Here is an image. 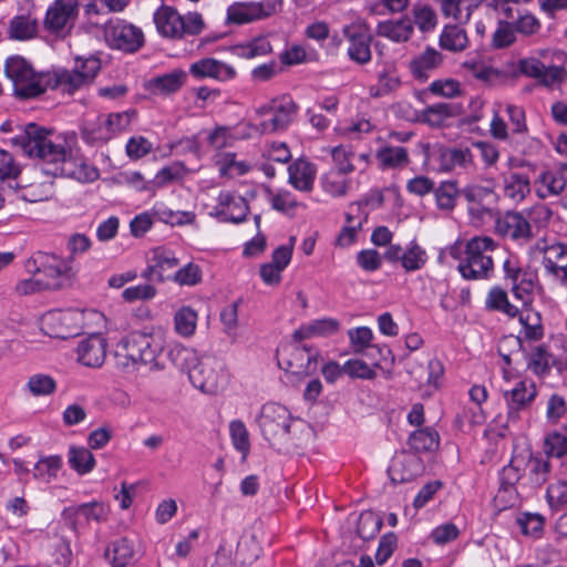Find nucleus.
Segmentation results:
<instances>
[{"label": "nucleus", "instance_id": "1a4fd4ad", "mask_svg": "<svg viewBox=\"0 0 567 567\" xmlns=\"http://www.w3.org/2000/svg\"><path fill=\"white\" fill-rule=\"evenodd\" d=\"M282 8V0H260L235 2L227 8L226 20L228 23L247 24L268 19Z\"/></svg>", "mask_w": 567, "mask_h": 567}, {"label": "nucleus", "instance_id": "393cba45", "mask_svg": "<svg viewBox=\"0 0 567 567\" xmlns=\"http://www.w3.org/2000/svg\"><path fill=\"white\" fill-rule=\"evenodd\" d=\"M443 54L432 47L415 55L409 63V70L413 78L419 81H426L430 74L441 66Z\"/></svg>", "mask_w": 567, "mask_h": 567}, {"label": "nucleus", "instance_id": "e2e57ef3", "mask_svg": "<svg viewBox=\"0 0 567 567\" xmlns=\"http://www.w3.org/2000/svg\"><path fill=\"white\" fill-rule=\"evenodd\" d=\"M27 389L34 396L49 395L55 391L56 383L52 377L39 373L29 378Z\"/></svg>", "mask_w": 567, "mask_h": 567}, {"label": "nucleus", "instance_id": "a211bd4d", "mask_svg": "<svg viewBox=\"0 0 567 567\" xmlns=\"http://www.w3.org/2000/svg\"><path fill=\"white\" fill-rule=\"evenodd\" d=\"M189 74L195 79H213L226 82L235 79L236 70L230 64L215 58H202L189 65Z\"/></svg>", "mask_w": 567, "mask_h": 567}, {"label": "nucleus", "instance_id": "6ab92c4d", "mask_svg": "<svg viewBox=\"0 0 567 567\" xmlns=\"http://www.w3.org/2000/svg\"><path fill=\"white\" fill-rule=\"evenodd\" d=\"M519 455L523 456V472L527 484L533 488L543 486L551 471L549 458L540 453L533 454L530 451L520 452Z\"/></svg>", "mask_w": 567, "mask_h": 567}, {"label": "nucleus", "instance_id": "423d86ee", "mask_svg": "<svg viewBox=\"0 0 567 567\" xmlns=\"http://www.w3.org/2000/svg\"><path fill=\"white\" fill-rule=\"evenodd\" d=\"M291 421L290 412L278 403L264 404L258 417L262 436L279 452H287L291 445Z\"/></svg>", "mask_w": 567, "mask_h": 567}, {"label": "nucleus", "instance_id": "9d476101", "mask_svg": "<svg viewBox=\"0 0 567 567\" xmlns=\"http://www.w3.org/2000/svg\"><path fill=\"white\" fill-rule=\"evenodd\" d=\"M79 17V0H54L47 9L43 25L58 37L66 35Z\"/></svg>", "mask_w": 567, "mask_h": 567}, {"label": "nucleus", "instance_id": "5fc2aeb1", "mask_svg": "<svg viewBox=\"0 0 567 567\" xmlns=\"http://www.w3.org/2000/svg\"><path fill=\"white\" fill-rule=\"evenodd\" d=\"M106 126L109 125L111 137L113 138L115 135L121 132L127 130L132 123V121L136 117V111L134 109H127L124 111L111 112L105 114Z\"/></svg>", "mask_w": 567, "mask_h": 567}, {"label": "nucleus", "instance_id": "4d7b16f0", "mask_svg": "<svg viewBox=\"0 0 567 567\" xmlns=\"http://www.w3.org/2000/svg\"><path fill=\"white\" fill-rule=\"evenodd\" d=\"M412 13L414 23L422 32L432 31L436 27V13L429 4L415 3Z\"/></svg>", "mask_w": 567, "mask_h": 567}, {"label": "nucleus", "instance_id": "bb28decb", "mask_svg": "<svg viewBox=\"0 0 567 567\" xmlns=\"http://www.w3.org/2000/svg\"><path fill=\"white\" fill-rule=\"evenodd\" d=\"M484 0H435L444 18L453 19L458 24H466L473 12Z\"/></svg>", "mask_w": 567, "mask_h": 567}, {"label": "nucleus", "instance_id": "39448f33", "mask_svg": "<svg viewBox=\"0 0 567 567\" xmlns=\"http://www.w3.org/2000/svg\"><path fill=\"white\" fill-rule=\"evenodd\" d=\"M158 34L166 39L181 40L187 35H198L205 29L203 16L188 12L182 16L175 8L163 4L153 14Z\"/></svg>", "mask_w": 567, "mask_h": 567}, {"label": "nucleus", "instance_id": "3c124183", "mask_svg": "<svg viewBox=\"0 0 567 567\" xmlns=\"http://www.w3.org/2000/svg\"><path fill=\"white\" fill-rule=\"evenodd\" d=\"M434 196L436 206L442 210H453L456 205L457 196L461 190L454 181H445L440 184L437 188L434 187Z\"/></svg>", "mask_w": 567, "mask_h": 567}, {"label": "nucleus", "instance_id": "052dcab7", "mask_svg": "<svg viewBox=\"0 0 567 567\" xmlns=\"http://www.w3.org/2000/svg\"><path fill=\"white\" fill-rule=\"evenodd\" d=\"M441 157L446 171H451L456 166L466 167L473 159L468 148H447L442 153Z\"/></svg>", "mask_w": 567, "mask_h": 567}, {"label": "nucleus", "instance_id": "69168bd1", "mask_svg": "<svg viewBox=\"0 0 567 567\" xmlns=\"http://www.w3.org/2000/svg\"><path fill=\"white\" fill-rule=\"evenodd\" d=\"M266 192L271 207L277 212L288 214L298 206L295 196L288 190L274 193L270 188H267Z\"/></svg>", "mask_w": 567, "mask_h": 567}, {"label": "nucleus", "instance_id": "0e129e2a", "mask_svg": "<svg viewBox=\"0 0 567 567\" xmlns=\"http://www.w3.org/2000/svg\"><path fill=\"white\" fill-rule=\"evenodd\" d=\"M187 172L188 171L183 163L175 162L172 165L163 167L156 173L154 184L157 187H163L167 184H171L175 181L183 178Z\"/></svg>", "mask_w": 567, "mask_h": 567}, {"label": "nucleus", "instance_id": "338daca9", "mask_svg": "<svg viewBox=\"0 0 567 567\" xmlns=\"http://www.w3.org/2000/svg\"><path fill=\"white\" fill-rule=\"evenodd\" d=\"M72 70L79 73V75L91 84L101 70V61L99 58L93 55L87 58H76Z\"/></svg>", "mask_w": 567, "mask_h": 567}, {"label": "nucleus", "instance_id": "4c0bfd02", "mask_svg": "<svg viewBox=\"0 0 567 567\" xmlns=\"http://www.w3.org/2000/svg\"><path fill=\"white\" fill-rule=\"evenodd\" d=\"M349 174L330 171L322 177V188L333 197H343L354 190L358 182L348 177Z\"/></svg>", "mask_w": 567, "mask_h": 567}, {"label": "nucleus", "instance_id": "603ef678", "mask_svg": "<svg viewBox=\"0 0 567 567\" xmlns=\"http://www.w3.org/2000/svg\"><path fill=\"white\" fill-rule=\"evenodd\" d=\"M544 452L548 458L565 456L567 454V429L548 433L544 441Z\"/></svg>", "mask_w": 567, "mask_h": 567}, {"label": "nucleus", "instance_id": "c756f323", "mask_svg": "<svg viewBox=\"0 0 567 567\" xmlns=\"http://www.w3.org/2000/svg\"><path fill=\"white\" fill-rule=\"evenodd\" d=\"M494 188L495 186L493 181H487L485 184L473 183L466 185L463 189H461V195L470 204L480 205V214L489 213L491 209L487 206L493 204L496 199Z\"/></svg>", "mask_w": 567, "mask_h": 567}, {"label": "nucleus", "instance_id": "f03ea898", "mask_svg": "<svg viewBox=\"0 0 567 567\" xmlns=\"http://www.w3.org/2000/svg\"><path fill=\"white\" fill-rule=\"evenodd\" d=\"M163 351L164 342L159 337L132 332L117 343L116 365L126 372L136 370L140 364L161 371L166 367Z\"/></svg>", "mask_w": 567, "mask_h": 567}, {"label": "nucleus", "instance_id": "b1692460", "mask_svg": "<svg viewBox=\"0 0 567 567\" xmlns=\"http://www.w3.org/2000/svg\"><path fill=\"white\" fill-rule=\"evenodd\" d=\"M90 85L74 70L61 69L54 72H47L45 91L48 89L59 90L63 94L72 95L76 91Z\"/></svg>", "mask_w": 567, "mask_h": 567}, {"label": "nucleus", "instance_id": "7c9ffc66", "mask_svg": "<svg viewBox=\"0 0 567 567\" xmlns=\"http://www.w3.org/2000/svg\"><path fill=\"white\" fill-rule=\"evenodd\" d=\"M214 164L220 177L235 178L250 172L251 165L245 159H238L234 152H217Z\"/></svg>", "mask_w": 567, "mask_h": 567}, {"label": "nucleus", "instance_id": "dca6fc26", "mask_svg": "<svg viewBox=\"0 0 567 567\" xmlns=\"http://www.w3.org/2000/svg\"><path fill=\"white\" fill-rule=\"evenodd\" d=\"M384 257L390 262H400L406 272L422 269L427 261L425 249L415 241H411L404 249L399 245H390Z\"/></svg>", "mask_w": 567, "mask_h": 567}, {"label": "nucleus", "instance_id": "ddd939ff", "mask_svg": "<svg viewBox=\"0 0 567 567\" xmlns=\"http://www.w3.org/2000/svg\"><path fill=\"white\" fill-rule=\"evenodd\" d=\"M109 507L102 502H91L80 505L69 506L63 509L62 517L74 533H79L82 527L81 518L83 517L85 523L96 522L102 523L107 519Z\"/></svg>", "mask_w": 567, "mask_h": 567}, {"label": "nucleus", "instance_id": "5701e85b", "mask_svg": "<svg viewBox=\"0 0 567 567\" xmlns=\"http://www.w3.org/2000/svg\"><path fill=\"white\" fill-rule=\"evenodd\" d=\"M37 32V8L30 3L27 9H21V12L10 20L8 34L11 39L24 41L34 38Z\"/></svg>", "mask_w": 567, "mask_h": 567}, {"label": "nucleus", "instance_id": "f704fd0d", "mask_svg": "<svg viewBox=\"0 0 567 567\" xmlns=\"http://www.w3.org/2000/svg\"><path fill=\"white\" fill-rule=\"evenodd\" d=\"M527 369L535 375H547L553 367H557L558 362L548 351L545 344L534 347L526 354Z\"/></svg>", "mask_w": 567, "mask_h": 567}, {"label": "nucleus", "instance_id": "13d9d810", "mask_svg": "<svg viewBox=\"0 0 567 567\" xmlns=\"http://www.w3.org/2000/svg\"><path fill=\"white\" fill-rule=\"evenodd\" d=\"M229 433L234 447L246 458L250 451L249 434L246 425L240 420H234L229 424Z\"/></svg>", "mask_w": 567, "mask_h": 567}, {"label": "nucleus", "instance_id": "4be33fe9", "mask_svg": "<svg viewBox=\"0 0 567 567\" xmlns=\"http://www.w3.org/2000/svg\"><path fill=\"white\" fill-rule=\"evenodd\" d=\"M497 234L515 240H528L532 237V226L523 214L517 212H507L495 221Z\"/></svg>", "mask_w": 567, "mask_h": 567}, {"label": "nucleus", "instance_id": "f257e3e1", "mask_svg": "<svg viewBox=\"0 0 567 567\" xmlns=\"http://www.w3.org/2000/svg\"><path fill=\"white\" fill-rule=\"evenodd\" d=\"M13 144L31 158L40 162V169L53 177H68L80 183H92L100 176L99 169L78 152L66 147L65 141H53L51 133L35 124H29Z\"/></svg>", "mask_w": 567, "mask_h": 567}, {"label": "nucleus", "instance_id": "6e6552de", "mask_svg": "<svg viewBox=\"0 0 567 567\" xmlns=\"http://www.w3.org/2000/svg\"><path fill=\"white\" fill-rule=\"evenodd\" d=\"M106 44L114 50L124 53H135L144 47L145 37L143 30L123 19H111L104 27Z\"/></svg>", "mask_w": 567, "mask_h": 567}, {"label": "nucleus", "instance_id": "2f4dec72", "mask_svg": "<svg viewBox=\"0 0 567 567\" xmlns=\"http://www.w3.org/2000/svg\"><path fill=\"white\" fill-rule=\"evenodd\" d=\"M413 31V21L408 17L382 21L377 27L378 35L398 43L408 41L412 37Z\"/></svg>", "mask_w": 567, "mask_h": 567}, {"label": "nucleus", "instance_id": "cd10ccee", "mask_svg": "<svg viewBox=\"0 0 567 567\" xmlns=\"http://www.w3.org/2000/svg\"><path fill=\"white\" fill-rule=\"evenodd\" d=\"M550 59L559 64L545 65L538 82L546 87H559L567 81V53L556 49L550 52Z\"/></svg>", "mask_w": 567, "mask_h": 567}, {"label": "nucleus", "instance_id": "ea45409f", "mask_svg": "<svg viewBox=\"0 0 567 567\" xmlns=\"http://www.w3.org/2000/svg\"><path fill=\"white\" fill-rule=\"evenodd\" d=\"M375 157L382 169H396L410 163L409 152L403 146L385 145L377 151Z\"/></svg>", "mask_w": 567, "mask_h": 567}, {"label": "nucleus", "instance_id": "bf43d9fd", "mask_svg": "<svg viewBox=\"0 0 567 567\" xmlns=\"http://www.w3.org/2000/svg\"><path fill=\"white\" fill-rule=\"evenodd\" d=\"M463 66L471 71L476 79L486 83L494 84L503 78V73L497 69L473 60H466Z\"/></svg>", "mask_w": 567, "mask_h": 567}, {"label": "nucleus", "instance_id": "680f3d73", "mask_svg": "<svg viewBox=\"0 0 567 567\" xmlns=\"http://www.w3.org/2000/svg\"><path fill=\"white\" fill-rule=\"evenodd\" d=\"M546 501L553 511L567 508V482L559 481L548 485Z\"/></svg>", "mask_w": 567, "mask_h": 567}, {"label": "nucleus", "instance_id": "864d4df0", "mask_svg": "<svg viewBox=\"0 0 567 567\" xmlns=\"http://www.w3.org/2000/svg\"><path fill=\"white\" fill-rule=\"evenodd\" d=\"M330 155L334 165L332 171L347 174H351L354 171L353 158L355 155L351 146L338 145L331 147Z\"/></svg>", "mask_w": 567, "mask_h": 567}, {"label": "nucleus", "instance_id": "2eb2a0df", "mask_svg": "<svg viewBox=\"0 0 567 567\" xmlns=\"http://www.w3.org/2000/svg\"><path fill=\"white\" fill-rule=\"evenodd\" d=\"M424 471L422 458L412 452H401L394 455L388 470L393 484L411 482Z\"/></svg>", "mask_w": 567, "mask_h": 567}, {"label": "nucleus", "instance_id": "4468645a", "mask_svg": "<svg viewBox=\"0 0 567 567\" xmlns=\"http://www.w3.org/2000/svg\"><path fill=\"white\" fill-rule=\"evenodd\" d=\"M537 249L543 255L542 265L546 274L557 282H567V244H537Z\"/></svg>", "mask_w": 567, "mask_h": 567}, {"label": "nucleus", "instance_id": "20e7f679", "mask_svg": "<svg viewBox=\"0 0 567 567\" xmlns=\"http://www.w3.org/2000/svg\"><path fill=\"white\" fill-rule=\"evenodd\" d=\"M4 74L12 82L13 95L21 101L45 93L47 72L37 73L21 55H11L6 60Z\"/></svg>", "mask_w": 567, "mask_h": 567}, {"label": "nucleus", "instance_id": "79ce46f5", "mask_svg": "<svg viewBox=\"0 0 567 567\" xmlns=\"http://www.w3.org/2000/svg\"><path fill=\"white\" fill-rule=\"evenodd\" d=\"M165 357L174 367L182 371H187L189 374L192 365L196 363L199 355L192 348L174 343L168 346Z\"/></svg>", "mask_w": 567, "mask_h": 567}, {"label": "nucleus", "instance_id": "de8ad7c7", "mask_svg": "<svg viewBox=\"0 0 567 567\" xmlns=\"http://www.w3.org/2000/svg\"><path fill=\"white\" fill-rule=\"evenodd\" d=\"M272 50L269 40L266 37H257L245 43H239L233 48L235 55L241 59H255L270 53Z\"/></svg>", "mask_w": 567, "mask_h": 567}, {"label": "nucleus", "instance_id": "0eeeda50", "mask_svg": "<svg viewBox=\"0 0 567 567\" xmlns=\"http://www.w3.org/2000/svg\"><path fill=\"white\" fill-rule=\"evenodd\" d=\"M188 378L192 384L202 392L217 394L226 389L229 374L223 359L203 354L192 365Z\"/></svg>", "mask_w": 567, "mask_h": 567}, {"label": "nucleus", "instance_id": "774afa93", "mask_svg": "<svg viewBox=\"0 0 567 567\" xmlns=\"http://www.w3.org/2000/svg\"><path fill=\"white\" fill-rule=\"evenodd\" d=\"M62 466V458L58 455L40 460L34 466V477L50 481L55 477Z\"/></svg>", "mask_w": 567, "mask_h": 567}, {"label": "nucleus", "instance_id": "49530a36", "mask_svg": "<svg viewBox=\"0 0 567 567\" xmlns=\"http://www.w3.org/2000/svg\"><path fill=\"white\" fill-rule=\"evenodd\" d=\"M485 307L488 310L498 311L512 318L518 315V308L509 302L507 292L498 286L493 287L488 291Z\"/></svg>", "mask_w": 567, "mask_h": 567}, {"label": "nucleus", "instance_id": "c9c22d12", "mask_svg": "<svg viewBox=\"0 0 567 567\" xmlns=\"http://www.w3.org/2000/svg\"><path fill=\"white\" fill-rule=\"evenodd\" d=\"M509 408V415L526 408L536 396V388L533 382L519 381L512 390L504 392Z\"/></svg>", "mask_w": 567, "mask_h": 567}, {"label": "nucleus", "instance_id": "8fccbe9b", "mask_svg": "<svg viewBox=\"0 0 567 567\" xmlns=\"http://www.w3.org/2000/svg\"><path fill=\"white\" fill-rule=\"evenodd\" d=\"M409 445L416 454L434 451L439 446V434L431 427L416 430L410 435Z\"/></svg>", "mask_w": 567, "mask_h": 567}, {"label": "nucleus", "instance_id": "58836bf2", "mask_svg": "<svg viewBox=\"0 0 567 567\" xmlns=\"http://www.w3.org/2000/svg\"><path fill=\"white\" fill-rule=\"evenodd\" d=\"M462 24H446L439 38V44L443 50L462 52L468 47V37Z\"/></svg>", "mask_w": 567, "mask_h": 567}, {"label": "nucleus", "instance_id": "a19ab883", "mask_svg": "<svg viewBox=\"0 0 567 567\" xmlns=\"http://www.w3.org/2000/svg\"><path fill=\"white\" fill-rule=\"evenodd\" d=\"M106 115L100 114L94 120H86L82 127V138L91 145L103 144L112 137L109 125L106 126Z\"/></svg>", "mask_w": 567, "mask_h": 567}, {"label": "nucleus", "instance_id": "473e14b6", "mask_svg": "<svg viewBox=\"0 0 567 567\" xmlns=\"http://www.w3.org/2000/svg\"><path fill=\"white\" fill-rule=\"evenodd\" d=\"M536 194L539 198L556 197L563 194L567 187V179L561 172H543L535 182Z\"/></svg>", "mask_w": 567, "mask_h": 567}, {"label": "nucleus", "instance_id": "e433bc0d", "mask_svg": "<svg viewBox=\"0 0 567 567\" xmlns=\"http://www.w3.org/2000/svg\"><path fill=\"white\" fill-rule=\"evenodd\" d=\"M187 73L183 70H173L169 73L151 79L147 90L153 94H169L178 91L185 83Z\"/></svg>", "mask_w": 567, "mask_h": 567}, {"label": "nucleus", "instance_id": "f8f14e48", "mask_svg": "<svg viewBox=\"0 0 567 567\" xmlns=\"http://www.w3.org/2000/svg\"><path fill=\"white\" fill-rule=\"evenodd\" d=\"M27 269L41 277L43 284H50V286H45V289L51 290L62 287L61 278L68 272L69 266L54 255L40 252L28 261Z\"/></svg>", "mask_w": 567, "mask_h": 567}, {"label": "nucleus", "instance_id": "c85d7f7f", "mask_svg": "<svg viewBox=\"0 0 567 567\" xmlns=\"http://www.w3.org/2000/svg\"><path fill=\"white\" fill-rule=\"evenodd\" d=\"M289 184L300 192H311L317 169L306 159H297L288 167Z\"/></svg>", "mask_w": 567, "mask_h": 567}, {"label": "nucleus", "instance_id": "f3484780", "mask_svg": "<svg viewBox=\"0 0 567 567\" xmlns=\"http://www.w3.org/2000/svg\"><path fill=\"white\" fill-rule=\"evenodd\" d=\"M248 209V204L243 196L231 192H221L213 215L221 221L238 224L246 218Z\"/></svg>", "mask_w": 567, "mask_h": 567}, {"label": "nucleus", "instance_id": "72a5a7b5", "mask_svg": "<svg viewBox=\"0 0 567 567\" xmlns=\"http://www.w3.org/2000/svg\"><path fill=\"white\" fill-rule=\"evenodd\" d=\"M135 556L134 540L120 537L113 540L105 550V557L112 567H126Z\"/></svg>", "mask_w": 567, "mask_h": 567}, {"label": "nucleus", "instance_id": "09e8293b", "mask_svg": "<svg viewBox=\"0 0 567 567\" xmlns=\"http://www.w3.org/2000/svg\"><path fill=\"white\" fill-rule=\"evenodd\" d=\"M197 312L189 306H183L174 315V330L183 338H190L197 327Z\"/></svg>", "mask_w": 567, "mask_h": 567}, {"label": "nucleus", "instance_id": "7ed1b4c3", "mask_svg": "<svg viewBox=\"0 0 567 567\" xmlns=\"http://www.w3.org/2000/svg\"><path fill=\"white\" fill-rule=\"evenodd\" d=\"M497 244L487 236L471 238L465 245V257L460 261L457 270L466 280H487L493 276V252Z\"/></svg>", "mask_w": 567, "mask_h": 567}, {"label": "nucleus", "instance_id": "c03bdc74", "mask_svg": "<svg viewBox=\"0 0 567 567\" xmlns=\"http://www.w3.org/2000/svg\"><path fill=\"white\" fill-rule=\"evenodd\" d=\"M68 462L79 475H85L95 467V458L92 452L84 446H70Z\"/></svg>", "mask_w": 567, "mask_h": 567}, {"label": "nucleus", "instance_id": "412c9836", "mask_svg": "<svg viewBox=\"0 0 567 567\" xmlns=\"http://www.w3.org/2000/svg\"><path fill=\"white\" fill-rule=\"evenodd\" d=\"M76 353L83 365L100 368L106 357V340L102 334L93 333L79 342Z\"/></svg>", "mask_w": 567, "mask_h": 567}, {"label": "nucleus", "instance_id": "a878e982", "mask_svg": "<svg viewBox=\"0 0 567 567\" xmlns=\"http://www.w3.org/2000/svg\"><path fill=\"white\" fill-rule=\"evenodd\" d=\"M519 323L522 324L520 336L514 339V343L523 348L524 341L536 342L544 337L542 316L538 311L525 308L518 311Z\"/></svg>", "mask_w": 567, "mask_h": 567}, {"label": "nucleus", "instance_id": "37998d69", "mask_svg": "<svg viewBox=\"0 0 567 567\" xmlns=\"http://www.w3.org/2000/svg\"><path fill=\"white\" fill-rule=\"evenodd\" d=\"M523 465V456L519 455V453H517L512 457L509 464L502 468L499 473L501 489L498 494H501L502 492H513L515 484L519 482L520 478L524 477V475L522 474ZM499 495H497V497Z\"/></svg>", "mask_w": 567, "mask_h": 567}, {"label": "nucleus", "instance_id": "a18cd8bd", "mask_svg": "<svg viewBox=\"0 0 567 567\" xmlns=\"http://www.w3.org/2000/svg\"><path fill=\"white\" fill-rule=\"evenodd\" d=\"M530 192V183L527 175L512 173L504 179V194L515 203L522 202Z\"/></svg>", "mask_w": 567, "mask_h": 567}, {"label": "nucleus", "instance_id": "9b49d317", "mask_svg": "<svg viewBox=\"0 0 567 567\" xmlns=\"http://www.w3.org/2000/svg\"><path fill=\"white\" fill-rule=\"evenodd\" d=\"M342 33L348 41L349 59L361 65L369 63L371 61L372 34L368 24L360 20L354 21L344 25Z\"/></svg>", "mask_w": 567, "mask_h": 567}, {"label": "nucleus", "instance_id": "6e6d98bb", "mask_svg": "<svg viewBox=\"0 0 567 567\" xmlns=\"http://www.w3.org/2000/svg\"><path fill=\"white\" fill-rule=\"evenodd\" d=\"M382 526V520L372 512H363L358 518L357 533L363 540L375 537Z\"/></svg>", "mask_w": 567, "mask_h": 567}, {"label": "nucleus", "instance_id": "aec40b11", "mask_svg": "<svg viewBox=\"0 0 567 567\" xmlns=\"http://www.w3.org/2000/svg\"><path fill=\"white\" fill-rule=\"evenodd\" d=\"M295 109H259L255 126L262 134L285 131L293 120Z\"/></svg>", "mask_w": 567, "mask_h": 567}]
</instances>
